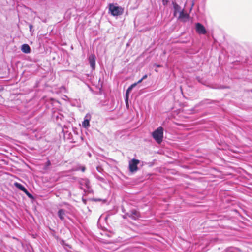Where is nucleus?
<instances>
[{
  "mask_svg": "<svg viewBox=\"0 0 252 252\" xmlns=\"http://www.w3.org/2000/svg\"><path fill=\"white\" fill-rule=\"evenodd\" d=\"M163 128L160 126L155 130L152 133L153 138L158 144H160L163 141Z\"/></svg>",
  "mask_w": 252,
  "mask_h": 252,
  "instance_id": "f257e3e1",
  "label": "nucleus"
},
{
  "mask_svg": "<svg viewBox=\"0 0 252 252\" xmlns=\"http://www.w3.org/2000/svg\"><path fill=\"white\" fill-rule=\"evenodd\" d=\"M109 10L112 15L117 16L121 15L123 13V9L119 6H115L113 4H110L109 6Z\"/></svg>",
  "mask_w": 252,
  "mask_h": 252,
  "instance_id": "f03ea898",
  "label": "nucleus"
},
{
  "mask_svg": "<svg viewBox=\"0 0 252 252\" xmlns=\"http://www.w3.org/2000/svg\"><path fill=\"white\" fill-rule=\"evenodd\" d=\"M140 161L138 159H132L129 162V170L131 172H135L138 170L137 165Z\"/></svg>",
  "mask_w": 252,
  "mask_h": 252,
  "instance_id": "7ed1b4c3",
  "label": "nucleus"
},
{
  "mask_svg": "<svg viewBox=\"0 0 252 252\" xmlns=\"http://www.w3.org/2000/svg\"><path fill=\"white\" fill-rule=\"evenodd\" d=\"M52 119L55 121L58 125H61V122L64 120V116L58 112H54L52 116Z\"/></svg>",
  "mask_w": 252,
  "mask_h": 252,
  "instance_id": "20e7f679",
  "label": "nucleus"
},
{
  "mask_svg": "<svg viewBox=\"0 0 252 252\" xmlns=\"http://www.w3.org/2000/svg\"><path fill=\"white\" fill-rule=\"evenodd\" d=\"M195 30L199 34H205L207 33V31L204 26L200 23L195 24Z\"/></svg>",
  "mask_w": 252,
  "mask_h": 252,
  "instance_id": "39448f33",
  "label": "nucleus"
},
{
  "mask_svg": "<svg viewBox=\"0 0 252 252\" xmlns=\"http://www.w3.org/2000/svg\"><path fill=\"white\" fill-rule=\"evenodd\" d=\"M80 185L81 186V189H82L85 190V188L87 189H90V183L89 179L87 178L81 179L80 181Z\"/></svg>",
  "mask_w": 252,
  "mask_h": 252,
  "instance_id": "423d86ee",
  "label": "nucleus"
},
{
  "mask_svg": "<svg viewBox=\"0 0 252 252\" xmlns=\"http://www.w3.org/2000/svg\"><path fill=\"white\" fill-rule=\"evenodd\" d=\"M136 86V83H134L130 85L127 89L126 93V96L125 98V103L127 108L129 107L128 104V98L129 92L132 90V89Z\"/></svg>",
  "mask_w": 252,
  "mask_h": 252,
  "instance_id": "0eeeda50",
  "label": "nucleus"
},
{
  "mask_svg": "<svg viewBox=\"0 0 252 252\" xmlns=\"http://www.w3.org/2000/svg\"><path fill=\"white\" fill-rule=\"evenodd\" d=\"M95 60L96 57L94 54H92L88 57L89 63L93 70L95 68Z\"/></svg>",
  "mask_w": 252,
  "mask_h": 252,
  "instance_id": "6e6552de",
  "label": "nucleus"
},
{
  "mask_svg": "<svg viewBox=\"0 0 252 252\" xmlns=\"http://www.w3.org/2000/svg\"><path fill=\"white\" fill-rule=\"evenodd\" d=\"M68 212L64 209H59L57 212V215L59 219L63 221H65V217Z\"/></svg>",
  "mask_w": 252,
  "mask_h": 252,
  "instance_id": "1a4fd4ad",
  "label": "nucleus"
},
{
  "mask_svg": "<svg viewBox=\"0 0 252 252\" xmlns=\"http://www.w3.org/2000/svg\"><path fill=\"white\" fill-rule=\"evenodd\" d=\"M126 215H127L128 217L134 220H136L140 217L139 212L135 209H133L130 212L126 213Z\"/></svg>",
  "mask_w": 252,
  "mask_h": 252,
  "instance_id": "9d476101",
  "label": "nucleus"
},
{
  "mask_svg": "<svg viewBox=\"0 0 252 252\" xmlns=\"http://www.w3.org/2000/svg\"><path fill=\"white\" fill-rule=\"evenodd\" d=\"M189 14L185 13L184 12V9H183V10H182L181 11H180V12L179 13L178 19H179L181 21H183V22H186L187 20H189Z\"/></svg>",
  "mask_w": 252,
  "mask_h": 252,
  "instance_id": "9b49d317",
  "label": "nucleus"
},
{
  "mask_svg": "<svg viewBox=\"0 0 252 252\" xmlns=\"http://www.w3.org/2000/svg\"><path fill=\"white\" fill-rule=\"evenodd\" d=\"M90 115H86L85 117L84 120L82 122V126L85 128H87L90 126Z\"/></svg>",
  "mask_w": 252,
  "mask_h": 252,
  "instance_id": "f8f14e48",
  "label": "nucleus"
},
{
  "mask_svg": "<svg viewBox=\"0 0 252 252\" xmlns=\"http://www.w3.org/2000/svg\"><path fill=\"white\" fill-rule=\"evenodd\" d=\"M22 51L26 54H28L31 52L32 50L28 44H24L21 46Z\"/></svg>",
  "mask_w": 252,
  "mask_h": 252,
  "instance_id": "ddd939ff",
  "label": "nucleus"
},
{
  "mask_svg": "<svg viewBox=\"0 0 252 252\" xmlns=\"http://www.w3.org/2000/svg\"><path fill=\"white\" fill-rule=\"evenodd\" d=\"M173 8H174V16H176V14L178 12H179L180 13V11H182L181 7L177 3H174L173 4Z\"/></svg>",
  "mask_w": 252,
  "mask_h": 252,
  "instance_id": "4468645a",
  "label": "nucleus"
},
{
  "mask_svg": "<svg viewBox=\"0 0 252 252\" xmlns=\"http://www.w3.org/2000/svg\"><path fill=\"white\" fill-rule=\"evenodd\" d=\"M14 186L18 189L19 190L22 191L23 192L25 191V190L26 189V188L23 186L22 184L20 183H19L18 182H15L14 183Z\"/></svg>",
  "mask_w": 252,
  "mask_h": 252,
  "instance_id": "2eb2a0df",
  "label": "nucleus"
},
{
  "mask_svg": "<svg viewBox=\"0 0 252 252\" xmlns=\"http://www.w3.org/2000/svg\"><path fill=\"white\" fill-rule=\"evenodd\" d=\"M24 192L27 195L28 197H29L30 198H33V195L30 193L28 190L26 189Z\"/></svg>",
  "mask_w": 252,
  "mask_h": 252,
  "instance_id": "dca6fc26",
  "label": "nucleus"
},
{
  "mask_svg": "<svg viewBox=\"0 0 252 252\" xmlns=\"http://www.w3.org/2000/svg\"><path fill=\"white\" fill-rule=\"evenodd\" d=\"M96 178L99 180V181H104V178L101 177H100L99 176H96Z\"/></svg>",
  "mask_w": 252,
  "mask_h": 252,
  "instance_id": "f3484780",
  "label": "nucleus"
},
{
  "mask_svg": "<svg viewBox=\"0 0 252 252\" xmlns=\"http://www.w3.org/2000/svg\"><path fill=\"white\" fill-rule=\"evenodd\" d=\"M29 28H30V31L31 32H32V28H33V26L32 24H30L29 25Z\"/></svg>",
  "mask_w": 252,
  "mask_h": 252,
  "instance_id": "a211bd4d",
  "label": "nucleus"
},
{
  "mask_svg": "<svg viewBox=\"0 0 252 252\" xmlns=\"http://www.w3.org/2000/svg\"><path fill=\"white\" fill-rule=\"evenodd\" d=\"M80 169L82 172H84V171H85V170H86V168H85V167H84V166H82V167H81L80 168Z\"/></svg>",
  "mask_w": 252,
  "mask_h": 252,
  "instance_id": "6ab92c4d",
  "label": "nucleus"
},
{
  "mask_svg": "<svg viewBox=\"0 0 252 252\" xmlns=\"http://www.w3.org/2000/svg\"><path fill=\"white\" fill-rule=\"evenodd\" d=\"M97 170L99 172H101V168L100 167H97Z\"/></svg>",
  "mask_w": 252,
  "mask_h": 252,
  "instance_id": "aec40b11",
  "label": "nucleus"
},
{
  "mask_svg": "<svg viewBox=\"0 0 252 252\" xmlns=\"http://www.w3.org/2000/svg\"><path fill=\"white\" fill-rule=\"evenodd\" d=\"M46 166H50L51 165V162L50 161V160H48L46 163Z\"/></svg>",
  "mask_w": 252,
  "mask_h": 252,
  "instance_id": "412c9836",
  "label": "nucleus"
},
{
  "mask_svg": "<svg viewBox=\"0 0 252 252\" xmlns=\"http://www.w3.org/2000/svg\"><path fill=\"white\" fill-rule=\"evenodd\" d=\"M147 77V75L146 74V75H145L144 76H143V77L142 78V79L143 80H144V79H145Z\"/></svg>",
  "mask_w": 252,
  "mask_h": 252,
  "instance_id": "4be33fe9",
  "label": "nucleus"
},
{
  "mask_svg": "<svg viewBox=\"0 0 252 252\" xmlns=\"http://www.w3.org/2000/svg\"><path fill=\"white\" fill-rule=\"evenodd\" d=\"M142 80H143L141 78L140 80H139L138 81V82H137V83H136V85H137L138 83H141V82L142 81Z\"/></svg>",
  "mask_w": 252,
  "mask_h": 252,
  "instance_id": "5701e85b",
  "label": "nucleus"
},
{
  "mask_svg": "<svg viewBox=\"0 0 252 252\" xmlns=\"http://www.w3.org/2000/svg\"><path fill=\"white\" fill-rule=\"evenodd\" d=\"M127 217H128L127 215H126V214L125 215L123 216V218L124 219H126V218Z\"/></svg>",
  "mask_w": 252,
  "mask_h": 252,
  "instance_id": "b1692460",
  "label": "nucleus"
},
{
  "mask_svg": "<svg viewBox=\"0 0 252 252\" xmlns=\"http://www.w3.org/2000/svg\"><path fill=\"white\" fill-rule=\"evenodd\" d=\"M157 67H160L161 66L160 65H156Z\"/></svg>",
  "mask_w": 252,
  "mask_h": 252,
  "instance_id": "393cba45",
  "label": "nucleus"
}]
</instances>
